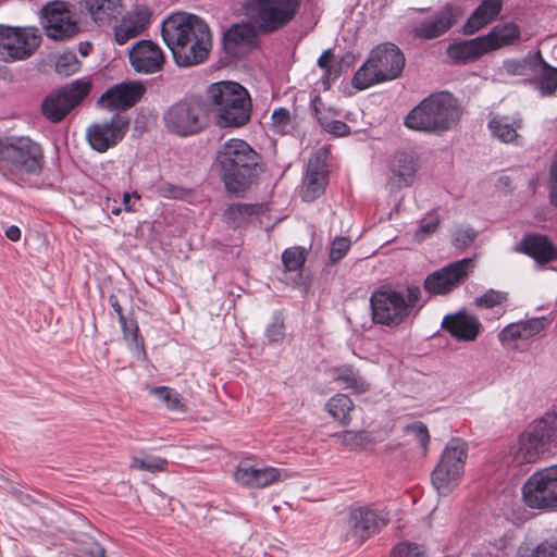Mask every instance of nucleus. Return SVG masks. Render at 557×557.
<instances>
[{"label": "nucleus", "mask_w": 557, "mask_h": 557, "mask_svg": "<svg viewBox=\"0 0 557 557\" xmlns=\"http://www.w3.org/2000/svg\"><path fill=\"white\" fill-rule=\"evenodd\" d=\"M128 124L125 116L114 114L109 121L89 125L86 129V138L94 150L106 152L123 139Z\"/></svg>", "instance_id": "a211bd4d"}, {"label": "nucleus", "mask_w": 557, "mask_h": 557, "mask_svg": "<svg viewBox=\"0 0 557 557\" xmlns=\"http://www.w3.org/2000/svg\"><path fill=\"white\" fill-rule=\"evenodd\" d=\"M299 5V0H248L246 9L260 30L271 33L287 25Z\"/></svg>", "instance_id": "9b49d317"}, {"label": "nucleus", "mask_w": 557, "mask_h": 557, "mask_svg": "<svg viewBox=\"0 0 557 557\" xmlns=\"http://www.w3.org/2000/svg\"><path fill=\"white\" fill-rule=\"evenodd\" d=\"M249 207L246 205H231L225 210V218L227 221L232 222L234 225H239L242 220L248 214Z\"/></svg>", "instance_id": "5fc2aeb1"}, {"label": "nucleus", "mask_w": 557, "mask_h": 557, "mask_svg": "<svg viewBox=\"0 0 557 557\" xmlns=\"http://www.w3.org/2000/svg\"><path fill=\"white\" fill-rule=\"evenodd\" d=\"M405 62V55L396 45L380 44L370 51L367 61L354 74L351 85L363 90L396 79L401 75Z\"/></svg>", "instance_id": "423d86ee"}, {"label": "nucleus", "mask_w": 557, "mask_h": 557, "mask_svg": "<svg viewBox=\"0 0 557 557\" xmlns=\"http://www.w3.org/2000/svg\"><path fill=\"white\" fill-rule=\"evenodd\" d=\"M144 92L145 87L138 82L121 83L102 94L99 103L109 110H125L135 106Z\"/></svg>", "instance_id": "412c9836"}, {"label": "nucleus", "mask_w": 557, "mask_h": 557, "mask_svg": "<svg viewBox=\"0 0 557 557\" xmlns=\"http://www.w3.org/2000/svg\"><path fill=\"white\" fill-rule=\"evenodd\" d=\"M539 62H542L540 51L523 60H506L503 63V69L510 75H527L528 70L533 71Z\"/></svg>", "instance_id": "4c0bfd02"}, {"label": "nucleus", "mask_w": 557, "mask_h": 557, "mask_svg": "<svg viewBox=\"0 0 557 557\" xmlns=\"http://www.w3.org/2000/svg\"><path fill=\"white\" fill-rule=\"evenodd\" d=\"M285 335L283 319L275 315L265 330V336L270 342H280Z\"/></svg>", "instance_id": "864d4df0"}, {"label": "nucleus", "mask_w": 557, "mask_h": 557, "mask_svg": "<svg viewBox=\"0 0 557 557\" xmlns=\"http://www.w3.org/2000/svg\"><path fill=\"white\" fill-rule=\"evenodd\" d=\"M487 24V0H482L480 5L467 20L462 27L465 35H471Z\"/></svg>", "instance_id": "a19ab883"}, {"label": "nucleus", "mask_w": 557, "mask_h": 557, "mask_svg": "<svg viewBox=\"0 0 557 557\" xmlns=\"http://www.w3.org/2000/svg\"><path fill=\"white\" fill-rule=\"evenodd\" d=\"M42 24L47 36L57 40L71 38L78 32L74 13L64 1H53L42 8Z\"/></svg>", "instance_id": "f3484780"}, {"label": "nucleus", "mask_w": 557, "mask_h": 557, "mask_svg": "<svg viewBox=\"0 0 557 557\" xmlns=\"http://www.w3.org/2000/svg\"><path fill=\"white\" fill-rule=\"evenodd\" d=\"M405 431L408 435H412L424 450L428 448L430 434L425 424L419 421L413 422L407 425Z\"/></svg>", "instance_id": "3c124183"}, {"label": "nucleus", "mask_w": 557, "mask_h": 557, "mask_svg": "<svg viewBox=\"0 0 557 557\" xmlns=\"http://www.w3.org/2000/svg\"><path fill=\"white\" fill-rule=\"evenodd\" d=\"M119 322L121 324L124 339L131 345H134L136 348H138L140 346V343L138 336L139 329L137 322L133 319H126V317L123 318V320H120Z\"/></svg>", "instance_id": "8fccbe9b"}, {"label": "nucleus", "mask_w": 557, "mask_h": 557, "mask_svg": "<svg viewBox=\"0 0 557 557\" xmlns=\"http://www.w3.org/2000/svg\"><path fill=\"white\" fill-rule=\"evenodd\" d=\"M255 37V27L249 23L234 24L224 34V40L233 45L251 44Z\"/></svg>", "instance_id": "e433bc0d"}, {"label": "nucleus", "mask_w": 557, "mask_h": 557, "mask_svg": "<svg viewBox=\"0 0 557 557\" xmlns=\"http://www.w3.org/2000/svg\"><path fill=\"white\" fill-rule=\"evenodd\" d=\"M129 63L135 72L154 74L162 70L164 54L161 48L151 40H139L128 53Z\"/></svg>", "instance_id": "aec40b11"}, {"label": "nucleus", "mask_w": 557, "mask_h": 557, "mask_svg": "<svg viewBox=\"0 0 557 557\" xmlns=\"http://www.w3.org/2000/svg\"><path fill=\"white\" fill-rule=\"evenodd\" d=\"M503 7V0H490V22L495 18Z\"/></svg>", "instance_id": "e2e57ef3"}, {"label": "nucleus", "mask_w": 557, "mask_h": 557, "mask_svg": "<svg viewBox=\"0 0 557 557\" xmlns=\"http://www.w3.org/2000/svg\"><path fill=\"white\" fill-rule=\"evenodd\" d=\"M421 300V289L418 285H406L405 289L381 286L370 297L372 320L376 324L397 326L401 324L424 302Z\"/></svg>", "instance_id": "7ed1b4c3"}, {"label": "nucleus", "mask_w": 557, "mask_h": 557, "mask_svg": "<svg viewBox=\"0 0 557 557\" xmlns=\"http://www.w3.org/2000/svg\"><path fill=\"white\" fill-rule=\"evenodd\" d=\"M150 21V14L146 10H140L123 17L121 23L114 28L115 41L119 45L126 44L129 39L140 35Z\"/></svg>", "instance_id": "a878e982"}, {"label": "nucleus", "mask_w": 557, "mask_h": 557, "mask_svg": "<svg viewBox=\"0 0 557 557\" xmlns=\"http://www.w3.org/2000/svg\"><path fill=\"white\" fill-rule=\"evenodd\" d=\"M467 459V444L451 438L445 446L438 465L432 472V484L440 495H448L459 483Z\"/></svg>", "instance_id": "1a4fd4ad"}, {"label": "nucleus", "mask_w": 557, "mask_h": 557, "mask_svg": "<svg viewBox=\"0 0 557 557\" xmlns=\"http://www.w3.org/2000/svg\"><path fill=\"white\" fill-rule=\"evenodd\" d=\"M476 236L472 228H460L454 235L455 245L459 248L470 245Z\"/></svg>", "instance_id": "bf43d9fd"}, {"label": "nucleus", "mask_w": 557, "mask_h": 557, "mask_svg": "<svg viewBox=\"0 0 557 557\" xmlns=\"http://www.w3.org/2000/svg\"><path fill=\"white\" fill-rule=\"evenodd\" d=\"M306 260V251L300 248H288L282 255V261L287 271H297Z\"/></svg>", "instance_id": "37998d69"}, {"label": "nucleus", "mask_w": 557, "mask_h": 557, "mask_svg": "<svg viewBox=\"0 0 557 557\" xmlns=\"http://www.w3.org/2000/svg\"><path fill=\"white\" fill-rule=\"evenodd\" d=\"M533 72L537 75V90L541 96H552L557 90V69L542 58V62L536 64Z\"/></svg>", "instance_id": "473e14b6"}, {"label": "nucleus", "mask_w": 557, "mask_h": 557, "mask_svg": "<svg viewBox=\"0 0 557 557\" xmlns=\"http://www.w3.org/2000/svg\"><path fill=\"white\" fill-rule=\"evenodd\" d=\"M548 324L545 317L533 318L508 324L499 333L498 338L506 349H518L519 341L529 339L541 333Z\"/></svg>", "instance_id": "4be33fe9"}, {"label": "nucleus", "mask_w": 557, "mask_h": 557, "mask_svg": "<svg viewBox=\"0 0 557 557\" xmlns=\"http://www.w3.org/2000/svg\"><path fill=\"white\" fill-rule=\"evenodd\" d=\"M158 400L170 410H183L184 403L180 393L168 386H158L151 389Z\"/></svg>", "instance_id": "58836bf2"}, {"label": "nucleus", "mask_w": 557, "mask_h": 557, "mask_svg": "<svg viewBox=\"0 0 557 557\" xmlns=\"http://www.w3.org/2000/svg\"><path fill=\"white\" fill-rule=\"evenodd\" d=\"M487 52V35L450 44L448 57L456 62H470Z\"/></svg>", "instance_id": "bb28decb"}, {"label": "nucleus", "mask_w": 557, "mask_h": 557, "mask_svg": "<svg viewBox=\"0 0 557 557\" xmlns=\"http://www.w3.org/2000/svg\"><path fill=\"white\" fill-rule=\"evenodd\" d=\"M139 196L136 193H125L123 196V205L126 211L135 210V205L138 202Z\"/></svg>", "instance_id": "052dcab7"}, {"label": "nucleus", "mask_w": 557, "mask_h": 557, "mask_svg": "<svg viewBox=\"0 0 557 557\" xmlns=\"http://www.w3.org/2000/svg\"><path fill=\"white\" fill-rule=\"evenodd\" d=\"M354 404L345 394H336L326 403V410L337 421L343 424L349 423V412Z\"/></svg>", "instance_id": "c9c22d12"}, {"label": "nucleus", "mask_w": 557, "mask_h": 557, "mask_svg": "<svg viewBox=\"0 0 557 557\" xmlns=\"http://www.w3.org/2000/svg\"><path fill=\"white\" fill-rule=\"evenodd\" d=\"M168 460L158 456L146 455L133 457L129 467L149 472H161L166 469Z\"/></svg>", "instance_id": "ea45409f"}, {"label": "nucleus", "mask_w": 557, "mask_h": 557, "mask_svg": "<svg viewBox=\"0 0 557 557\" xmlns=\"http://www.w3.org/2000/svg\"><path fill=\"white\" fill-rule=\"evenodd\" d=\"M473 270V260L463 258L426 275L423 288L430 296H445L461 285Z\"/></svg>", "instance_id": "dca6fc26"}, {"label": "nucleus", "mask_w": 557, "mask_h": 557, "mask_svg": "<svg viewBox=\"0 0 557 557\" xmlns=\"http://www.w3.org/2000/svg\"><path fill=\"white\" fill-rule=\"evenodd\" d=\"M557 416L546 414L531 423L517 438L510 449L512 461L532 465L545 459L555 447Z\"/></svg>", "instance_id": "0eeeda50"}, {"label": "nucleus", "mask_w": 557, "mask_h": 557, "mask_svg": "<svg viewBox=\"0 0 557 557\" xmlns=\"http://www.w3.org/2000/svg\"><path fill=\"white\" fill-rule=\"evenodd\" d=\"M392 557H426V553L419 544L403 542L393 548Z\"/></svg>", "instance_id": "09e8293b"}, {"label": "nucleus", "mask_w": 557, "mask_h": 557, "mask_svg": "<svg viewBox=\"0 0 557 557\" xmlns=\"http://www.w3.org/2000/svg\"><path fill=\"white\" fill-rule=\"evenodd\" d=\"M119 212H120V209H117V210H112V213H113V214H119Z\"/></svg>", "instance_id": "774afa93"}, {"label": "nucleus", "mask_w": 557, "mask_h": 557, "mask_svg": "<svg viewBox=\"0 0 557 557\" xmlns=\"http://www.w3.org/2000/svg\"><path fill=\"white\" fill-rule=\"evenodd\" d=\"M522 500L531 509L550 511L557 508V465L532 473L521 487Z\"/></svg>", "instance_id": "9d476101"}, {"label": "nucleus", "mask_w": 557, "mask_h": 557, "mask_svg": "<svg viewBox=\"0 0 557 557\" xmlns=\"http://www.w3.org/2000/svg\"><path fill=\"white\" fill-rule=\"evenodd\" d=\"M389 520V512L385 508L375 505L350 509L348 520L344 527L345 541L361 545L387 525Z\"/></svg>", "instance_id": "f8f14e48"}, {"label": "nucleus", "mask_w": 557, "mask_h": 557, "mask_svg": "<svg viewBox=\"0 0 557 557\" xmlns=\"http://www.w3.org/2000/svg\"><path fill=\"white\" fill-rule=\"evenodd\" d=\"M341 442L350 447L356 448L362 445L364 436L362 433L354 432V431H345L342 434L336 435Z\"/></svg>", "instance_id": "6e6d98bb"}, {"label": "nucleus", "mask_w": 557, "mask_h": 557, "mask_svg": "<svg viewBox=\"0 0 557 557\" xmlns=\"http://www.w3.org/2000/svg\"><path fill=\"white\" fill-rule=\"evenodd\" d=\"M317 117L319 124L330 134L336 136H346L350 134V127L343 121L331 120L326 115L319 112H317Z\"/></svg>", "instance_id": "a18cd8bd"}, {"label": "nucleus", "mask_w": 557, "mask_h": 557, "mask_svg": "<svg viewBox=\"0 0 557 557\" xmlns=\"http://www.w3.org/2000/svg\"><path fill=\"white\" fill-rule=\"evenodd\" d=\"M44 149L28 136L0 138V169L11 175H38L44 168Z\"/></svg>", "instance_id": "6e6552de"}, {"label": "nucleus", "mask_w": 557, "mask_h": 557, "mask_svg": "<svg viewBox=\"0 0 557 557\" xmlns=\"http://www.w3.org/2000/svg\"><path fill=\"white\" fill-rule=\"evenodd\" d=\"M478 304L486 302L487 304V293L483 294L480 298L476 299Z\"/></svg>", "instance_id": "338daca9"}, {"label": "nucleus", "mask_w": 557, "mask_h": 557, "mask_svg": "<svg viewBox=\"0 0 557 557\" xmlns=\"http://www.w3.org/2000/svg\"><path fill=\"white\" fill-rule=\"evenodd\" d=\"M206 96L215 112L219 126L240 127L248 123L251 99L240 84L230 81L213 83L207 88Z\"/></svg>", "instance_id": "39448f33"}, {"label": "nucleus", "mask_w": 557, "mask_h": 557, "mask_svg": "<svg viewBox=\"0 0 557 557\" xmlns=\"http://www.w3.org/2000/svg\"><path fill=\"white\" fill-rule=\"evenodd\" d=\"M442 327L458 341L471 342L476 338L481 324L474 315L466 311H458L454 314L445 315L442 321Z\"/></svg>", "instance_id": "b1692460"}, {"label": "nucleus", "mask_w": 557, "mask_h": 557, "mask_svg": "<svg viewBox=\"0 0 557 557\" xmlns=\"http://www.w3.org/2000/svg\"><path fill=\"white\" fill-rule=\"evenodd\" d=\"M166 191L170 197L175 199H183L189 194L187 189L175 185H169Z\"/></svg>", "instance_id": "680f3d73"}, {"label": "nucleus", "mask_w": 557, "mask_h": 557, "mask_svg": "<svg viewBox=\"0 0 557 557\" xmlns=\"http://www.w3.org/2000/svg\"><path fill=\"white\" fill-rule=\"evenodd\" d=\"M517 557H557V537L550 536L536 544L523 543Z\"/></svg>", "instance_id": "72a5a7b5"}, {"label": "nucleus", "mask_w": 557, "mask_h": 557, "mask_svg": "<svg viewBox=\"0 0 557 557\" xmlns=\"http://www.w3.org/2000/svg\"><path fill=\"white\" fill-rule=\"evenodd\" d=\"M462 15L460 7L448 4L433 18L421 22L416 28V35L422 39L436 38L451 28Z\"/></svg>", "instance_id": "5701e85b"}, {"label": "nucleus", "mask_w": 557, "mask_h": 557, "mask_svg": "<svg viewBox=\"0 0 557 557\" xmlns=\"http://www.w3.org/2000/svg\"><path fill=\"white\" fill-rule=\"evenodd\" d=\"M161 35L174 62L182 67L202 63L212 47L208 24L190 13L178 12L168 16L162 23Z\"/></svg>", "instance_id": "f257e3e1"}, {"label": "nucleus", "mask_w": 557, "mask_h": 557, "mask_svg": "<svg viewBox=\"0 0 557 557\" xmlns=\"http://www.w3.org/2000/svg\"><path fill=\"white\" fill-rule=\"evenodd\" d=\"M79 61L73 51H64L57 57L55 72L61 76H70L79 70Z\"/></svg>", "instance_id": "79ce46f5"}, {"label": "nucleus", "mask_w": 557, "mask_h": 557, "mask_svg": "<svg viewBox=\"0 0 557 557\" xmlns=\"http://www.w3.org/2000/svg\"><path fill=\"white\" fill-rule=\"evenodd\" d=\"M271 126L277 134H286L292 127L290 113L285 108L275 109L271 116Z\"/></svg>", "instance_id": "c03bdc74"}, {"label": "nucleus", "mask_w": 557, "mask_h": 557, "mask_svg": "<svg viewBox=\"0 0 557 557\" xmlns=\"http://www.w3.org/2000/svg\"><path fill=\"white\" fill-rule=\"evenodd\" d=\"M508 301V294L505 292L490 289V317L499 318L505 313Z\"/></svg>", "instance_id": "de8ad7c7"}, {"label": "nucleus", "mask_w": 557, "mask_h": 557, "mask_svg": "<svg viewBox=\"0 0 557 557\" xmlns=\"http://www.w3.org/2000/svg\"><path fill=\"white\" fill-rule=\"evenodd\" d=\"M40 35L36 28L0 25V60L13 62L29 58L39 47Z\"/></svg>", "instance_id": "2eb2a0df"}, {"label": "nucleus", "mask_w": 557, "mask_h": 557, "mask_svg": "<svg viewBox=\"0 0 557 557\" xmlns=\"http://www.w3.org/2000/svg\"><path fill=\"white\" fill-rule=\"evenodd\" d=\"M236 482L251 488H264L288 478L284 469L240 462L234 473Z\"/></svg>", "instance_id": "6ab92c4d"}, {"label": "nucleus", "mask_w": 557, "mask_h": 557, "mask_svg": "<svg viewBox=\"0 0 557 557\" xmlns=\"http://www.w3.org/2000/svg\"><path fill=\"white\" fill-rule=\"evenodd\" d=\"M521 127L520 120H513L509 122L506 119H493L490 122V129H492L495 137L503 143H515L518 144L520 136L518 129Z\"/></svg>", "instance_id": "f704fd0d"}, {"label": "nucleus", "mask_w": 557, "mask_h": 557, "mask_svg": "<svg viewBox=\"0 0 557 557\" xmlns=\"http://www.w3.org/2000/svg\"><path fill=\"white\" fill-rule=\"evenodd\" d=\"M416 171L413 157L408 152H397L391 163L387 185L392 190L408 187L413 182Z\"/></svg>", "instance_id": "393cba45"}, {"label": "nucleus", "mask_w": 557, "mask_h": 557, "mask_svg": "<svg viewBox=\"0 0 557 557\" xmlns=\"http://www.w3.org/2000/svg\"><path fill=\"white\" fill-rule=\"evenodd\" d=\"M260 156L243 139L231 138L218 150L215 164L228 193L244 191L255 175Z\"/></svg>", "instance_id": "f03ea898"}, {"label": "nucleus", "mask_w": 557, "mask_h": 557, "mask_svg": "<svg viewBox=\"0 0 557 557\" xmlns=\"http://www.w3.org/2000/svg\"><path fill=\"white\" fill-rule=\"evenodd\" d=\"M324 184V175L319 162L310 160L301 186V198L305 201L314 200L323 193Z\"/></svg>", "instance_id": "7c9ffc66"}, {"label": "nucleus", "mask_w": 557, "mask_h": 557, "mask_svg": "<svg viewBox=\"0 0 557 557\" xmlns=\"http://www.w3.org/2000/svg\"><path fill=\"white\" fill-rule=\"evenodd\" d=\"M332 58L333 53L330 49H327L324 50L318 59V65L319 67L325 71L324 77L327 78L332 75H334V77H337L339 75V72L337 70H333V67L331 66Z\"/></svg>", "instance_id": "4d7b16f0"}, {"label": "nucleus", "mask_w": 557, "mask_h": 557, "mask_svg": "<svg viewBox=\"0 0 557 557\" xmlns=\"http://www.w3.org/2000/svg\"><path fill=\"white\" fill-rule=\"evenodd\" d=\"M76 554L79 557H104L106 549L94 539L86 537L78 544Z\"/></svg>", "instance_id": "49530a36"}, {"label": "nucleus", "mask_w": 557, "mask_h": 557, "mask_svg": "<svg viewBox=\"0 0 557 557\" xmlns=\"http://www.w3.org/2000/svg\"><path fill=\"white\" fill-rule=\"evenodd\" d=\"M462 110L449 92H436L423 99L405 117L408 128L424 132H446L460 121Z\"/></svg>", "instance_id": "20e7f679"}, {"label": "nucleus", "mask_w": 557, "mask_h": 557, "mask_svg": "<svg viewBox=\"0 0 557 557\" xmlns=\"http://www.w3.org/2000/svg\"><path fill=\"white\" fill-rule=\"evenodd\" d=\"M84 7L98 25H108L121 14V0H85Z\"/></svg>", "instance_id": "cd10ccee"}, {"label": "nucleus", "mask_w": 557, "mask_h": 557, "mask_svg": "<svg viewBox=\"0 0 557 557\" xmlns=\"http://www.w3.org/2000/svg\"><path fill=\"white\" fill-rule=\"evenodd\" d=\"M206 115L205 101L200 97H190L173 104L164 114V123L170 132L188 136L203 127Z\"/></svg>", "instance_id": "ddd939ff"}, {"label": "nucleus", "mask_w": 557, "mask_h": 557, "mask_svg": "<svg viewBox=\"0 0 557 557\" xmlns=\"http://www.w3.org/2000/svg\"><path fill=\"white\" fill-rule=\"evenodd\" d=\"M520 246L527 255L540 263H548L557 257L556 248L546 236L527 235Z\"/></svg>", "instance_id": "c85d7f7f"}, {"label": "nucleus", "mask_w": 557, "mask_h": 557, "mask_svg": "<svg viewBox=\"0 0 557 557\" xmlns=\"http://www.w3.org/2000/svg\"><path fill=\"white\" fill-rule=\"evenodd\" d=\"M520 37V29L515 23H504L490 30V50L513 45Z\"/></svg>", "instance_id": "2f4dec72"}, {"label": "nucleus", "mask_w": 557, "mask_h": 557, "mask_svg": "<svg viewBox=\"0 0 557 557\" xmlns=\"http://www.w3.org/2000/svg\"><path fill=\"white\" fill-rule=\"evenodd\" d=\"M333 381L342 388L360 395L369 391L370 384L361 376L358 370L350 366H342L332 370Z\"/></svg>", "instance_id": "c756f323"}, {"label": "nucleus", "mask_w": 557, "mask_h": 557, "mask_svg": "<svg viewBox=\"0 0 557 557\" xmlns=\"http://www.w3.org/2000/svg\"><path fill=\"white\" fill-rule=\"evenodd\" d=\"M109 304L113 308V310L116 312V314L119 317V321L123 320V318H125V315L123 313V309L119 302V299L115 295H111L109 297Z\"/></svg>", "instance_id": "0e129e2a"}, {"label": "nucleus", "mask_w": 557, "mask_h": 557, "mask_svg": "<svg viewBox=\"0 0 557 557\" xmlns=\"http://www.w3.org/2000/svg\"><path fill=\"white\" fill-rule=\"evenodd\" d=\"M350 240L347 237H337L334 239L330 250V259L333 262L339 261L349 250Z\"/></svg>", "instance_id": "603ef678"}, {"label": "nucleus", "mask_w": 557, "mask_h": 557, "mask_svg": "<svg viewBox=\"0 0 557 557\" xmlns=\"http://www.w3.org/2000/svg\"><path fill=\"white\" fill-rule=\"evenodd\" d=\"M437 225H438L437 219L422 220L419 228L416 231V234H414L416 239L419 242L423 240L430 234L435 232Z\"/></svg>", "instance_id": "13d9d810"}, {"label": "nucleus", "mask_w": 557, "mask_h": 557, "mask_svg": "<svg viewBox=\"0 0 557 557\" xmlns=\"http://www.w3.org/2000/svg\"><path fill=\"white\" fill-rule=\"evenodd\" d=\"M88 81H74L51 91L41 103L42 115L51 123L61 122L90 92Z\"/></svg>", "instance_id": "4468645a"}, {"label": "nucleus", "mask_w": 557, "mask_h": 557, "mask_svg": "<svg viewBox=\"0 0 557 557\" xmlns=\"http://www.w3.org/2000/svg\"><path fill=\"white\" fill-rule=\"evenodd\" d=\"M5 236L12 242H18L21 238V230L15 225H11L7 228Z\"/></svg>", "instance_id": "69168bd1"}]
</instances>
